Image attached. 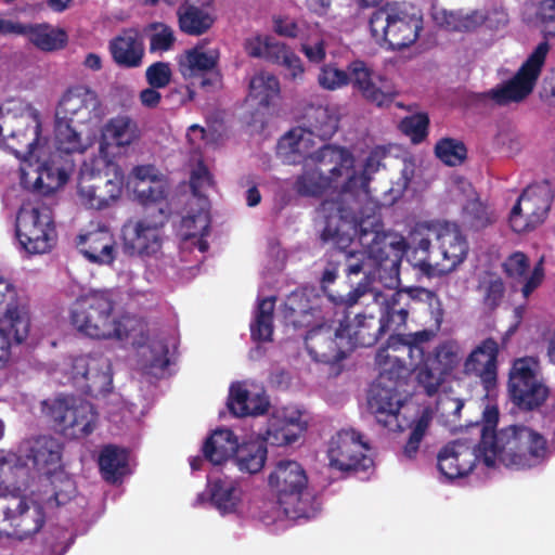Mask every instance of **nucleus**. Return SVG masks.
I'll list each match as a JSON object with an SVG mask.
<instances>
[{
  "instance_id": "obj_1",
  "label": "nucleus",
  "mask_w": 555,
  "mask_h": 555,
  "mask_svg": "<svg viewBox=\"0 0 555 555\" xmlns=\"http://www.w3.org/2000/svg\"><path fill=\"white\" fill-rule=\"evenodd\" d=\"M319 212L324 219L321 240L333 243L335 261L340 264L348 279L363 273L366 278L372 273L369 260L374 269L398 276L400 264L408 250V243L402 235L384 231L383 222L373 217L360 220L354 224L359 242L364 250H348L352 237L344 228H350L356 221L354 212L339 201H323Z\"/></svg>"
},
{
  "instance_id": "obj_2",
  "label": "nucleus",
  "mask_w": 555,
  "mask_h": 555,
  "mask_svg": "<svg viewBox=\"0 0 555 555\" xmlns=\"http://www.w3.org/2000/svg\"><path fill=\"white\" fill-rule=\"evenodd\" d=\"M116 306L109 289H92L76 298L69 311V321L81 335L92 339H122L127 331L113 317Z\"/></svg>"
},
{
  "instance_id": "obj_3",
  "label": "nucleus",
  "mask_w": 555,
  "mask_h": 555,
  "mask_svg": "<svg viewBox=\"0 0 555 555\" xmlns=\"http://www.w3.org/2000/svg\"><path fill=\"white\" fill-rule=\"evenodd\" d=\"M369 27L376 43L388 44L391 50H402L417 40L423 18L411 3L386 2L373 11Z\"/></svg>"
},
{
  "instance_id": "obj_4",
  "label": "nucleus",
  "mask_w": 555,
  "mask_h": 555,
  "mask_svg": "<svg viewBox=\"0 0 555 555\" xmlns=\"http://www.w3.org/2000/svg\"><path fill=\"white\" fill-rule=\"evenodd\" d=\"M375 363L379 373L370 387L367 405L376 421L384 427H390L401 408L399 388L405 384L410 370L399 359H389L386 349H378Z\"/></svg>"
},
{
  "instance_id": "obj_5",
  "label": "nucleus",
  "mask_w": 555,
  "mask_h": 555,
  "mask_svg": "<svg viewBox=\"0 0 555 555\" xmlns=\"http://www.w3.org/2000/svg\"><path fill=\"white\" fill-rule=\"evenodd\" d=\"M493 466L499 460L514 469L532 468L541 464L547 453V441L538 431L525 425H511L499 430L493 447Z\"/></svg>"
},
{
  "instance_id": "obj_6",
  "label": "nucleus",
  "mask_w": 555,
  "mask_h": 555,
  "mask_svg": "<svg viewBox=\"0 0 555 555\" xmlns=\"http://www.w3.org/2000/svg\"><path fill=\"white\" fill-rule=\"evenodd\" d=\"M124 183L120 166L100 156L83 164L78 193L86 206L101 210L120 197Z\"/></svg>"
},
{
  "instance_id": "obj_7",
  "label": "nucleus",
  "mask_w": 555,
  "mask_h": 555,
  "mask_svg": "<svg viewBox=\"0 0 555 555\" xmlns=\"http://www.w3.org/2000/svg\"><path fill=\"white\" fill-rule=\"evenodd\" d=\"M278 503L288 517H306L309 513L308 476L296 461H279L268 477Z\"/></svg>"
},
{
  "instance_id": "obj_8",
  "label": "nucleus",
  "mask_w": 555,
  "mask_h": 555,
  "mask_svg": "<svg viewBox=\"0 0 555 555\" xmlns=\"http://www.w3.org/2000/svg\"><path fill=\"white\" fill-rule=\"evenodd\" d=\"M43 414L54 429L68 439H80L93 433L98 412L92 403L73 396H60L42 402Z\"/></svg>"
},
{
  "instance_id": "obj_9",
  "label": "nucleus",
  "mask_w": 555,
  "mask_h": 555,
  "mask_svg": "<svg viewBox=\"0 0 555 555\" xmlns=\"http://www.w3.org/2000/svg\"><path fill=\"white\" fill-rule=\"evenodd\" d=\"M15 236L20 248L29 255L51 251L57 242L51 208L46 205H23L16 215Z\"/></svg>"
},
{
  "instance_id": "obj_10",
  "label": "nucleus",
  "mask_w": 555,
  "mask_h": 555,
  "mask_svg": "<svg viewBox=\"0 0 555 555\" xmlns=\"http://www.w3.org/2000/svg\"><path fill=\"white\" fill-rule=\"evenodd\" d=\"M548 51L547 40L540 42L513 78L481 93L480 99L491 100L498 106L524 101L533 91Z\"/></svg>"
},
{
  "instance_id": "obj_11",
  "label": "nucleus",
  "mask_w": 555,
  "mask_h": 555,
  "mask_svg": "<svg viewBox=\"0 0 555 555\" xmlns=\"http://www.w3.org/2000/svg\"><path fill=\"white\" fill-rule=\"evenodd\" d=\"M511 401L521 411L540 408L548 397L547 387L538 378L537 362L531 357L514 360L508 373Z\"/></svg>"
},
{
  "instance_id": "obj_12",
  "label": "nucleus",
  "mask_w": 555,
  "mask_h": 555,
  "mask_svg": "<svg viewBox=\"0 0 555 555\" xmlns=\"http://www.w3.org/2000/svg\"><path fill=\"white\" fill-rule=\"evenodd\" d=\"M74 167V162L68 157L51 154L40 165L23 164L20 168V183L34 194L48 196L66 184Z\"/></svg>"
},
{
  "instance_id": "obj_13",
  "label": "nucleus",
  "mask_w": 555,
  "mask_h": 555,
  "mask_svg": "<svg viewBox=\"0 0 555 555\" xmlns=\"http://www.w3.org/2000/svg\"><path fill=\"white\" fill-rule=\"evenodd\" d=\"M554 194L547 181L528 185L509 215V224L514 232L524 233L544 222L553 203Z\"/></svg>"
},
{
  "instance_id": "obj_14",
  "label": "nucleus",
  "mask_w": 555,
  "mask_h": 555,
  "mask_svg": "<svg viewBox=\"0 0 555 555\" xmlns=\"http://www.w3.org/2000/svg\"><path fill=\"white\" fill-rule=\"evenodd\" d=\"M319 162L334 163L330 169L331 176L326 177L319 168L305 169L293 185L294 191L305 197H319L333 182L343 176V169H349L352 165V155L344 147L324 145L317 154Z\"/></svg>"
},
{
  "instance_id": "obj_15",
  "label": "nucleus",
  "mask_w": 555,
  "mask_h": 555,
  "mask_svg": "<svg viewBox=\"0 0 555 555\" xmlns=\"http://www.w3.org/2000/svg\"><path fill=\"white\" fill-rule=\"evenodd\" d=\"M103 115L98 93L88 86L68 88L59 101L55 118L75 125L98 124Z\"/></svg>"
},
{
  "instance_id": "obj_16",
  "label": "nucleus",
  "mask_w": 555,
  "mask_h": 555,
  "mask_svg": "<svg viewBox=\"0 0 555 555\" xmlns=\"http://www.w3.org/2000/svg\"><path fill=\"white\" fill-rule=\"evenodd\" d=\"M370 447L354 429H343L330 441V465L340 472L366 470L373 460L366 454Z\"/></svg>"
},
{
  "instance_id": "obj_17",
  "label": "nucleus",
  "mask_w": 555,
  "mask_h": 555,
  "mask_svg": "<svg viewBox=\"0 0 555 555\" xmlns=\"http://www.w3.org/2000/svg\"><path fill=\"white\" fill-rule=\"evenodd\" d=\"M306 349L315 362L335 365L345 360L351 352L339 325L333 327L323 323L313 326L305 337Z\"/></svg>"
},
{
  "instance_id": "obj_18",
  "label": "nucleus",
  "mask_w": 555,
  "mask_h": 555,
  "mask_svg": "<svg viewBox=\"0 0 555 555\" xmlns=\"http://www.w3.org/2000/svg\"><path fill=\"white\" fill-rule=\"evenodd\" d=\"M9 127V133L3 138L5 149L24 164L30 163L41 134L39 113L29 108L14 116Z\"/></svg>"
},
{
  "instance_id": "obj_19",
  "label": "nucleus",
  "mask_w": 555,
  "mask_h": 555,
  "mask_svg": "<svg viewBox=\"0 0 555 555\" xmlns=\"http://www.w3.org/2000/svg\"><path fill=\"white\" fill-rule=\"evenodd\" d=\"M9 289L0 279V369L10 360L12 344L20 345L29 332V318L22 313L16 305L3 306L5 291Z\"/></svg>"
},
{
  "instance_id": "obj_20",
  "label": "nucleus",
  "mask_w": 555,
  "mask_h": 555,
  "mask_svg": "<svg viewBox=\"0 0 555 555\" xmlns=\"http://www.w3.org/2000/svg\"><path fill=\"white\" fill-rule=\"evenodd\" d=\"M167 219L156 218L127 223L122 228V249L128 256H151L162 248V228Z\"/></svg>"
},
{
  "instance_id": "obj_21",
  "label": "nucleus",
  "mask_w": 555,
  "mask_h": 555,
  "mask_svg": "<svg viewBox=\"0 0 555 555\" xmlns=\"http://www.w3.org/2000/svg\"><path fill=\"white\" fill-rule=\"evenodd\" d=\"M480 460L482 455L477 444L454 440L438 452L437 468L444 478L453 480L470 474Z\"/></svg>"
},
{
  "instance_id": "obj_22",
  "label": "nucleus",
  "mask_w": 555,
  "mask_h": 555,
  "mask_svg": "<svg viewBox=\"0 0 555 555\" xmlns=\"http://www.w3.org/2000/svg\"><path fill=\"white\" fill-rule=\"evenodd\" d=\"M73 378L87 395L102 393L107 390L113 380L111 361L103 353L94 352L77 357L73 362Z\"/></svg>"
},
{
  "instance_id": "obj_23",
  "label": "nucleus",
  "mask_w": 555,
  "mask_h": 555,
  "mask_svg": "<svg viewBox=\"0 0 555 555\" xmlns=\"http://www.w3.org/2000/svg\"><path fill=\"white\" fill-rule=\"evenodd\" d=\"M436 332V328H425L410 334H391L379 349H386L389 359H399L410 370V366H417L425 361L423 345L431 340Z\"/></svg>"
},
{
  "instance_id": "obj_24",
  "label": "nucleus",
  "mask_w": 555,
  "mask_h": 555,
  "mask_svg": "<svg viewBox=\"0 0 555 555\" xmlns=\"http://www.w3.org/2000/svg\"><path fill=\"white\" fill-rule=\"evenodd\" d=\"M499 352V344L494 338L483 339L466 358L464 373L479 377L485 388L491 389L496 384Z\"/></svg>"
},
{
  "instance_id": "obj_25",
  "label": "nucleus",
  "mask_w": 555,
  "mask_h": 555,
  "mask_svg": "<svg viewBox=\"0 0 555 555\" xmlns=\"http://www.w3.org/2000/svg\"><path fill=\"white\" fill-rule=\"evenodd\" d=\"M349 82L353 89L358 90L363 99L377 107L389 106L397 91L390 85L377 87L373 80V70L360 60H356L348 65Z\"/></svg>"
},
{
  "instance_id": "obj_26",
  "label": "nucleus",
  "mask_w": 555,
  "mask_h": 555,
  "mask_svg": "<svg viewBox=\"0 0 555 555\" xmlns=\"http://www.w3.org/2000/svg\"><path fill=\"white\" fill-rule=\"evenodd\" d=\"M307 427L308 422L300 410L284 409L269 418L264 439L272 446H288L296 442Z\"/></svg>"
},
{
  "instance_id": "obj_27",
  "label": "nucleus",
  "mask_w": 555,
  "mask_h": 555,
  "mask_svg": "<svg viewBox=\"0 0 555 555\" xmlns=\"http://www.w3.org/2000/svg\"><path fill=\"white\" fill-rule=\"evenodd\" d=\"M77 247L79 251L91 263L112 264L116 259V241L106 225L80 234L77 237Z\"/></svg>"
},
{
  "instance_id": "obj_28",
  "label": "nucleus",
  "mask_w": 555,
  "mask_h": 555,
  "mask_svg": "<svg viewBox=\"0 0 555 555\" xmlns=\"http://www.w3.org/2000/svg\"><path fill=\"white\" fill-rule=\"evenodd\" d=\"M21 503L18 507H14L11 513L7 538L16 540H26L38 533L46 522V514L43 507L30 502L25 496H18Z\"/></svg>"
},
{
  "instance_id": "obj_29",
  "label": "nucleus",
  "mask_w": 555,
  "mask_h": 555,
  "mask_svg": "<svg viewBox=\"0 0 555 555\" xmlns=\"http://www.w3.org/2000/svg\"><path fill=\"white\" fill-rule=\"evenodd\" d=\"M339 327L347 343L346 348L350 349V352L359 347H371L385 335L377 318L366 312L356 314L352 322L346 317L339 322Z\"/></svg>"
},
{
  "instance_id": "obj_30",
  "label": "nucleus",
  "mask_w": 555,
  "mask_h": 555,
  "mask_svg": "<svg viewBox=\"0 0 555 555\" xmlns=\"http://www.w3.org/2000/svg\"><path fill=\"white\" fill-rule=\"evenodd\" d=\"M113 62L120 68H137L143 63L144 42L135 29H124L108 42Z\"/></svg>"
},
{
  "instance_id": "obj_31",
  "label": "nucleus",
  "mask_w": 555,
  "mask_h": 555,
  "mask_svg": "<svg viewBox=\"0 0 555 555\" xmlns=\"http://www.w3.org/2000/svg\"><path fill=\"white\" fill-rule=\"evenodd\" d=\"M412 301L410 287L396 291L384 299L380 306V317L377 320L385 334L388 332L398 334L405 327Z\"/></svg>"
},
{
  "instance_id": "obj_32",
  "label": "nucleus",
  "mask_w": 555,
  "mask_h": 555,
  "mask_svg": "<svg viewBox=\"0 0 555 555\" xmlns=\"http://www.w3.org/2000/svg\"><path fill=\"white\" fill-rule=\"evenodd\" d=\"M314 299L306 291L291 293L282 309L284 323L294 328L309 327L313 325L319 315L320 309Z\"/></svg>"
},
{
  "instance_id": "obj_33",
  "label": "nucleus",
  "mask_w": 555,
  "mask_h": 555,
  "mask_svg": "<svg viewBox=\"0 0 555 555\" xmlns=\"http://www.w3.org/2000/svg\"><path fill=\"white\" fill-rule=\"evenodd\" d=\"M227 405L233 415L245 417L267 413L270 402L264 392L253 395L243 383L236 382L230 386Z\"/></svg>"
},
{
  "instance_id": "obj_34",
  "label": "nucleus",
  "mask_w": 555,
  "mask_h": 555,
  "mask_svg": "<svg viewBox=\"0 0 555 555\" xmlns=\"http://www.w3.org/2000/svg\"><path fill=\"white\" fill-rule=\"evenodd\" d=\"M438 253L442 262H436L441 266V271H452L462 263L468 253V244L465 236L457 227L446 228L438 233Z\"/></svg>"
},
{
  "instance_id": "obj_35",
  "label": "nucleus",
  "mask_w": 555,
  "mask_h": 555,
  "mask_svg": "<svg viewBox=\"0 0 555 555\" xmlns=\"http://www.w3.org/2000/svg\"><path fill=\"white\" fill-rule=\"evenodd\" d=\"M62 444L51 436H40L33 440L27 459L33 462V466L43 475H50L55 470L62 460Z\"/></svg>"
},
{
  "instance_id": "obj_36",
  "label": "nucleus",
  "mask_w": 555,
  "mask_h": 555,
  "mask_svg": "<svg viewBox=\"0 0 555 555\" xmlns=\"http://www.w3.org/2000/svg\"><path fill=\"white\" fill-rule=\"evenodd\" d=\"M506 276L516 282L525 281L522 294L529 296L542 282L543 269L538 264L529 278H527L530 263L528 257L521 251H515L509 255L502 264Z\"/></svg>"
},
{
  "instance_id": "obj_37",
  "label": "nucleus",
  "mask_w": 555,
  "mask_h": 555,
  "mask_svg": "<svg viewBox=\"0 0 555 555\" xmlns=\"http://www.w3.org/2000/svg\"><path fill=\"white\" fill-rule=\"evenodd\" d=\"M8 30L28 35L29 41L42 51H54L65 47L67 35L62 29H52L46 25L26 26L22 24H8Z\"/></svg>"
},
{
  "instance_id": "obj_38",
  "label": "nucleus",
  "mask_w": 555,
  "mask_h": 555,
  "mask_svg": "<svg viewBox=\"0 0 555 555\" xmlns=\"http://www.w3.org/2000/svg\"><path fill=\"white\" fill-rule=\"evenodd\" d=\"M179 29L189 36H202L215 24L216 17L204 7H197L189 1L183 2L177 10Z\"/></svg>"
},
{
  "instance_id": "obj_39",
  "label": "nucleus",
  "mask_w": 555,
  "mask_h": 555,
  "mask_svg": "<svg viewBox=\"0 0 555 555\" xmlns=\"http://www.w3.org/2000/svg\"><path fill=\"white\" fill-rule=\"evenodd\" d=\"M134 192L139 202L145 208L146 217H154L155 212H157V218L168 219V188L164 180L152 179L151 182L143 188L135 186Z\"/></svg>"
},
{
  "instance_id": "obj_40",
  "label": "nucleus",
  "mask_w": 555,
  "mask_h": 555,
  "mask_svg": "<svg viewBox=\"0 0 555 555\" xmlns=\"http://www.w3.org/2000/svg\"><path fill=\"white\" fill-rule=\"evenodd\" d=\"M238 446L237 438L232 430L217 429L206 438L202 450L208 462L221 465L233 457Z\"/></svg>"
},
{
  "instance_id": "obj_41",
  "label": "nucleus",
  "mask_w": 555,
  "mask_h": 555,
  "mask_svg": "<svg viewBox=\"0 0 555 555\" xmlns=\"http://www.w3.org/2000/svg\"><path fill=\"white\" fill-rule=\"evenodd\" d=\"M498 421V409L495 406H487L482 414V421L476 422L473 425L480 435V440L477 446L482 455V462L487 467H493V447L499 436V431H495Z\"/></svg>"
},
{
  "instance_id": "obj_42",
  "label": "nucleus",
  "mask_w": 555,
  "mask_h": 555,
  "mask_svg": "<svg viewBox=\"0 0 555 555\" xmlns=\"http://www.w3.org/2000/svg\"><path fill=\"white\" fill-rule=\"evenodd\" d=\"M304 119L307 132L322 140L331 139L338 129V118L327 106L309 105Z\"/></svg>"
},
{
  "instance_id": "obj_43",
  "label": "nucleus",
  "mask_w": 555,
  "mask_h": 555,
  "mask_svg": "<svg viewBox=\"0 0 555 555\" xmlns=\"http://www.w3.org/2000/svg\"><path fill=\"white\" fill-rule=\"evenodd\" d=\"M102 477L109 483H116L128 473V453L126 450L108 444L99 456Z\"/></svg>"
},
{
  "instance_id": "obj_44",
  "label": "nucleus",
  "mask_w": 555,
  "mask_h": 555,
  "mask_svg": "<svg viewBox=\"0 0 555 555\" xmlns=\"http://www.w3.org/2000/svg\"><path fill=\"white\" fill-rule=\"evenodd\" d=\"M434 414L430 408H424L421 413L409 424L410 434L402 447L401 456L404 460L413 461L416 459L421 443L429 430Z\"/></svg>"
},
{
  "instance_id": "obj_45",
  "label": "nucleus",
  "mask_w": 555,
  "mask_h": 555,
  "mask_svg": "<svg viewBox=\"0 0 555 555\" xmlns=\"http://www.w3.org/2000/svg\"><path fill=\"white\" fill-rule=\"evenodd\" d=\"M267 454L263 441H248L238 446L232 460L241 472L256 474L264 466Z\"/></svg>"
},
{
  "instance_id": "obj_46",
  "label": "nucleus",
  "mask_w": 555,
  "mask_h": 555,
  "mask_svg": "<svg viewBox=\"0 0 555 555\" xmlns=\"http://www.w3.org/2000/svg\"><path fill=\"white\" fill-rule=\"evenodd\" d=\"M77 127L79 125L55 118L54 135L56 152L54 154H65L67 157L75 153L81 154L87 150L88 144L82 140Z\"/></svg>"
},
{
  "instance_id": "obj_47",
  "label": "nucleus",
  "mask_w": 555,
  "mask_h": 555,
  "mask_svg": "<svg viewBox=\"0 0 555 555\" xmlns=\"http://www.w3.org/2000/svg\"><path fill=\"white\" fill-rule=\"evenodd\" d=\"M104 137L117 146H129L140 138V130L131 117L118 115L104 126Z\"/></svg>"
},
{
  "instance_id": "obj_48",
  "label": "nucleus",
  "mask_w": 555,
  "mask_h": 555,
  "mask_svg": "<svg viewBox=\"0 0 555 555\" xmlns=\"http://www.w3.org/2000/svg\"><path fill=\"white\" fill-rule=\"evenodd\" d=\"M274 304L275 297H267L258 301L255 319L250 323V337L254 341L272 340Z\"/></svg>"
},
{
  "instance_id": "obj_49",
  "label": "nucleus",
  "mask_w": 555,
  "mask_h": 555,
  "mask_svg": "<svg viewBox=\"0 0 555 555\" xmlns=\"http://www.w3.org/2000/svg\"><path fill=\"white\" fill-rule=\"evenodd\" d=\"M238 489L234 481L228 479H216L210 483V501L222 514L235 511L238 502Z\"/></svg>"
},
{
  "instance_id": "obj_50",
  "label": "nucleus",
  "mask_w": 555,
  "mask_h": 555,
  "mask_svg": "<svg viewBox=\"0 0 555 555\" xmlns=\"http://www.w3.org/2000/svg\"><path fill=\"white\" fill-rule=\"evenodd\" d=\"M280 94L279 79L269 73L254 76L249 83V96L256 100L260 107H269Z\"/></svg>"
},
{
  "instance_id": "obj_51",
  "label": "nucleus",
  "mask_w": 555,
  "mask_h": 555,
  "mask_svg": "<svg viewBox=\"0 0 555 555\" xmlns=\"http://www.w3.org/2000/svg\"><path fill=\"white\" fill-rule=\"evenodd\" d=\"M483 21L478 11H443L439 23L451 31H473L481 26Z\"/></svg>"
},
{
  "instance_id": "obj_52",
  "label": "nucleus",
  "mask_w": 555,
  "mask_h": 555,
  "mask_svg": "<svg viewBox=\"0 0 555 555\" xmlns=\"http://www.w3.org/2000/svg\"><path fill=\"white\" fill-rule=\"evenodd\" d=\"M435 155L448 166H460L467 157L465 144L453 138H442L435 145Z\"/></svg>"
},
{
  "instance_id": "obj_53",
  "label": "nucleus",
  "mask_w": 555,
  "mask_h": 555,
  "mask_svg": "<svg viewBox=\"0 0 555 555\" xmlns=\"http://www.w3.org/2000/svg\"><path fill=\"white\" fill-rule=\"evenodd\" d=\"M479 291L482 293V304L489 310L496 309L505 295L503 280L495 273H487L479 282Z\"/></svg>"
},
{
  "instance_id": "obj_54",
  "label": "nucleus",
  "mask_w": 555,
  "mask_h": 555,
  "mask_svg": "<svg viewBox=\"0 0 555 555\" xmlns=\"http://www.w3.org/2000/svg\"><path fill=\"white\" fill-rule=\"evenodd\" d=\"M460 360L457 344L447 340L435 348L434 358L429 362L448 376L457 366Z\"/></svg>"
},
{
  "instance_id": "obj_55",
  "label": "nucleus",
  "mask_w": 555,
  "mask_h": 555,
  "mask_svg": "<svg viewBox=\"0 0 555 555\" xmlns=\"http://www.w3.org/2000/svg\"><path fill=\"white\" fill-rule=\"evenodd\" d=\"M410 294L413 300L424 302L428 306L436 331H439L444 315L439 296L435 292L424 287H410Z\"/></svg>"
},
{
  "instance_id": "obj_56",
  "label": "nucleus",
  "mask_w": 555,
  "mask_h": 555,
  "mask_svg": "<svg viewBox=\"0 0 555 555\" xmlns=\"http://www.w3.org/2000/svg\"><path fill=\"white\" fill-rule=\"evenodd\" d=\"M429 116L427 113H416L404 117L400 122L401 131L410 137L415 144L423 142L428 135Z\"/></svg>"
},
{
  "instance_id": "obj_57",
  "label": "nucleus",
  "mask_w": 555,
  "mask_h": 555,
  "mask_svg": "<svg viewBox=\"0 0 555 555\" xmlns=\"http://www.w3.org/2000/svg\"><path fill=\"white\" fill-rule=\"evenodd\" d=\"M446 377L447 375L429 361L418 367L416 373L417 383L428 397H433L439 391L441 385L446 380Z\"/></svg>"
},
{
  "instance_id": "obj_58",
  "label": "nucleus",
  "mask_w": 555,
  "mask_h": 555,
  "mask_svg": "<svg viewBox=\"0 0 555 555\" xmlns=\"http://www.w3.org/2000/svg\"><path fill=\"white\" fill-rule=\"evenodd\" d=\"M463 219L473 229L480 230L491 223L487 206L478 198H472L463 206Z\"/></svg>"
},
{
  "instance_id": "obj_59",
  "label": "nucleus",
  "mask_w": 555,
  "mask_h": 555,
  "mask_svg": "<svg viewBox=\"0 0 555 555\" xmlns=\"http://www.w3.org/2000/svg\"><path fill=\"white\" fill-rule=\"evenodd\" d=\"M318 82L325 90H337L349 83L348 72L339 69L334 64H325L320 68Z\"/></svg>"
},
{
  "instance_id": "obj_60",
  "label": "nucleus",
  "mask_w": 555,
  "mask_h": 555,
  "mask_svg": "<svg viewBox=\"0 0 555 555\" xmlns=\"http://www.w3.org/2000/svg\"><path fill=\"white\" fill-rule=\"evenodd\" d=\"M150 28L155 33L150 37V51L151 52H165L172 48L176 37L170 26L164 23H152Z\"/></svg>"
},
{
  "instance_id": "obj_61",
  "label": "nucleus",
  "mask_w": 555,
  "mask_h": 555,
  "mask_svg": "<svg viewBox=\"0 0 555 555\" xmlns=\"http://www.w3.org/2000/svg\"><path fill=\"white\" fill-rule=\"evenodd\" d=\"M430 240L422 237L412 251L413 266L426 275L435 273V266L430 261Z\"/></svg>"
},
{
  "instance_id": "obj_62",
  "label": "nucleus",
  "mask_w": 555,
  "mask_h": 555,
  "mask_svg": "<svg viewBox=\"0 0 555 555\" xmlns=\"http://www.w3.org/2000/svg\"><path fill=\"white\" fill-rule=\"evenodd\" d=\"M217 56L199 51L197 49L188 51L185 55V64L189 67L191 74L211 70L217 66Z\"/></svg>"
},
{
  "instance_id": "obj_63",
  "label": "nucleus",
  "mask_w": 555,
  "mask_h": 555,
  "mask_svg": "<svg viewBox=\"0 0 555 555\" xmlns=\"http://www.w3.org/2000/svg\"><path fill=\"white\" fill-rule=\"evenodd\" d=\"M171 69L168 63L155 62L146 68L147 83L153 88H165L171 80Z\"/></svg>"
},
{
  "instance_id": "obj_64",
  "label": "nucleus",
  "mask_w": 555,
  "mask_h": 555,
  "mask_svg": "<svg viewBox=\"0 0 555 555\" xmlns=\"http://www.w3.org/2000/svg\"><path fill=\"white\" fill-rule=\"evenodd\" d=\"M538 17L542 25L544 37L555 36V0H543L540 2Z\"/></svg>"
}]
</instances>
